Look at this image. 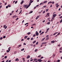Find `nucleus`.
Here are the masks:
<instances>
[{
  "label": "nucleus",
  "mask_w": 62,
  "mask_h": 62,
  "mask_svg": "<svg viewBox=\"0 0 62 62\" xmlns=\"http://www.w3.org/2000/svg\"><path fill=\"white\" fill-rule=\"evenodd\" d=\"M39 43V42H37V43H36V45H37V44H38Z\"/></svg>",
  "instance_id": "nucleus-21"
},
{
  "label": "nucleus",
  "mask_w": 62,
  "mask_h": 62,
  "mask_svg": "<svg viewBox=\"0 0 62 62\" xmlns=\"http://www.w3.org/2000/svg\"><path fill=\"white\" fill-rule=\"evenodd\" d=\"M57 62H60V60H57Z\"/></svg>",
  "instance_id": "nucleus-46"
},
{
  "label": "nucleus",
  "mask_w": 62,
  "mask_h": 62,
  "mask_svg": "<svg viewBox=\"0 0 62 62\" xmlns=\"http://www.w3.org/2000/svg\"><path fill=\"white\" fill-rule=\"evenodd\" d=\"M52 5H51L50 6V8H51V7H52Z\"/></svg>",
  "instance_id": "nucleus-63"
},
{
  "label": "nucleus",
  "mask_w": 62,
  "mask_h": 62,
  "mask_svg": "<svg viewBox=\"0 0 62 62\" xmlns=\"http://www.w3.org/2000/svg\"><path fill=\"white\" fill-rule=\"evenodd\" d=\"M38 51V49H35V52H37V51Z\"/></svg>",
  "instance_id": "nucleus-27"
},
{
  "label": "nucleus",
  "mask_w": 62,
  "mask_h": 62,
  "mask_svg": "<svg viewBox=\"0 0 62 62\" xmlns=\"http://www.w3.org/2000/svg\"><path fill=\"white\" fill-rule=\"evenodd\" d=\"M36 42V41H34L33 42V43H35V42Z\"/></svg>",
  "instance_id": "nucleus-31"
},
{
  "label": "nucleus",
  "mask_w": 62,
  "mask_h": 62,
  "mask_svg": "<svg viewBox=\"0 0 62 62\" xmlns=\"http://www.w3.org/2000/svg\"><path fill=\"white\" fill-rule=\"evenodd\" d=\"M16 16L15 15L14 16H13L12 17H13V18H15V17H16Z\"/></svg>",
  "instance_id": "nucleus-10"
},
{
  "label": "nucleus",
  "mask_w": 62,
  "mask_h": 62,
  "mask_svg": "<svg viewBox=\"0 0 62 62\" xmlns=\"http://www.w3.org/2000/svg\"><path fill=\"white\" fill-rule=\"evenodd\" d=\"M54 42H55L54 41H51V43H54Z\"/></svg>",
  "instance_id": "nucleus-7"
},
{
  "label": "nucleus",
  "mask_w": 62,
  "mask_h": 62,
  "mask_svg": "<svg viewBox=\"0 0 62 62\" xmlns=\"http://www.w3.org/2000/svg\"><path fill=\"white\" fill-rule=\"evenodd\" d=\"M41 30H40L39 31V33H41Z\"/></svg>",
  "instance_id": "nucleus-59"
},
{
  "label": "nucleus",
  "mask_w": 62,
  "mask_h": 62,
  "mask_svg": "<svg viewBox=\"0 0 62 62\" xmlns=\"http://www.w3.org/2000/svg\"><path fill=\"white\" fill-rule=\"evenodd\" d=\"M23 3H24V1L23 0L20 3L21 5H22V4H23Z\"/></svg>",
  "instance_id": "nucleus-3"
},
{
  "label": "nucleus",
  "mask_w": 62,
  "mask_h": 62,
  "mask_svg": "<svg viewBox=\"0 0 62 62\" xmlns=\"http://www.w3.org/2000/svg\"><path fill=\"white\" fill-rule=\"evenodd\" d=\"M27 37H28L27 36H25L24 37V38L25 39H26Z\"/></svg>",
  "instance_id": "nucleus-15"
},
{
  "label": "nucleus",
  "mask_w": 62,
  "mask_h": 62,
  "mask_svg": "<svg viewBox=\"0 0 62 62\" xmlns=\"http://www.w3.org/2000/svg\"><path fill=\"white\" fill-rule=\"evenodd\" d=\"M29 7L28 6H27V7L26 8H28V7Z\"/></svg>",
  "instance_id": "nucleus-50"
},
{
  "label": "nucleus",
  "mask_w": 62,
  "mask_h": 62,
  "mask_svg": "<svg viewBox=\"0 0 62 62\" xmlns=\"http://www.w3.org/2000/svg\"><path fill=\"white\" fill-rule=\"evenodd\" d=\"M3 39V38L1 37L0 38V40H2Z\"/></svg>",
  "instance_id": "nucleus-38"
},
{
  "label": "nucleus",
  "mask_w": 62,
  "mask_h": 62,
  "mask_svg": "<svg viewBox=\"0 0 62 62\" xmlns=\"http://www.w3.org/2000/svg\"><path fill=\"white\" fill-rule=\"evenodd\" d=\"M53 19H52L51 20V22H53Z\"/></svg>",
  "instance_id": "nucleus-51"
},
{
  "label": "nucleus",
  "mask_w": 62,
  "mask_h": 62,
  "mask_svg": "<svg viewBox=\"0 0 62 62\" xmlns=\"http://www.w3.org/2000/svg\"><path fill=\"white\" fill-rule=\"evenodd\" d=\"M24 48H23V49H22L21 50V51H23L24 50Z\"/></svg>",
  "instance_id": "nucleus-32"
},
{
  "label": "nucleus",
  "mask_w": 62,
  "mask_h": 62,
  "mask_svg": "<svg viewBox=\"0 0 62 62\" xmlns=\"http://www.w3.org/2000/svg\"><path fill=\"white\" fill-rule=\"evenodd\" d=\"M20 46H22V45H18L19 47H20Z\"/></svg>",
  "instance_id": "nucleus-40"
},
{
  "label": "nucleus",
  "mask_w": 62,
  "mask_h": 62,
  "mask_svg": "<svg viewBox=\"0 0 62 62\" xmlns=\"http://www.w3.org/2000/svg\"><path fill=\"white\" fill-rule=\"evenodd\" d=\"M37 61L38 62L39 61V62H41V61H42V60L40 59H38L37 60Z\"/></svg>",
  "instance_id": "nucleus-1"
},
{
  "label": "nucleus",
  "mask_w": 62,
  "mask_h": 62,
  "mask_svg": "<svg viewBox=\"0 0 62 62\" xmlns=\"http://www.w3.org/2000/svg\"><path fill=\"white\" fill-rule=\"evenodd\" d=\"M60 33L59 32L57 35H60Z\"/></svg>",
  "instance_id": "nucleus-52"
},
{
  "label": "nucleus",
  "mask_w": 62,
  "mask_h": 62,
  "mask_svg": "<svg viewBox=\"0 0 62 62\" xmlns=\"http://www.w3.org/2000/svg\"><path fill=\"white\" fill-rule=\"evenodd\" d=\"M60 53H62V51H60Z\"/></svg>",
  "instance_id": "nucleus-64"
},
{
  "label": "nucleus",
  "mask_w": 62,
  "mask_h": 62,
  "mask_svg": "<svg viewBox=\"0 0 62 62\" xmlns=\"http://www.w3.org/2000/svg\"><path fill=\"white\" fill-rule=\"evenodd\" d=\"M19 59H18V58H17L16 59L15 61H19Z\"/></svg>",
  "instance_id": "nucleus-4"
},
{
  "label": "nucleus",
  "mask_w": 62,
  "mask_h": 62,
  "mask_svg": "<svg viewBox=\"0 0 62 62\" xmlns=\"http://www.w3.org/2000/svg\"><path fill=\"white\" fill-rule=\"evenodd\" d=\"M36 36H39V33L38 32H36Z\"/></svg>",
  "instance_id": "nucleus-6"
},
{
  "label": "nucleus",
  "mask_w": 62,
  "mask_h": 62,
  "mask_svg": "<svg viewBox=\"0 0 62 62\" xmlns=\"http://www.w3.org/2000/svg\"><path fill=\"white\" fill-rule=\"evenodd\" d=\"M50 23V22H48L47 23V24H49Z\"/></svg>",
  "instance_id": "nucleus-39"
},
{
  "label": "nucleus",
  "mask_w": 62,
  "mask_h": 62,
  "mask_svg": "<svg viewBox=\"0 0 62 62\" xmlns=\"http://www.w3.org/2000/svg\"><path fill=\"white\" fill-rule=\"evenodd\" d=\"M40 56H41L40 55H39V56H38V57H40Z\"/></svg>",
  "instance_id": "nucleus-53"
},
{
  "label": "nucleus",
  "mask_w": 62,
  "mask_h": 62,
  "mask_svg": "<svg viewBox=\"0 0 62 62\" xmlns=\"http://www.w3.org/2000/svg\"><path fill=\"white\" fill-rule=\"evenodd\" d=\"M34 39V38H31V40H33Z\"/></svg>",
  "instance_id": "nucleus-25"
},
{
  "label": "nucleus",
  "mask_w": 62,
  "mask_h": 62,
  "mask_svg": "<svg viewBox=\"0 0 62 62\" xmlns=\"http://www.w3.org/2000/svg\"><path fill=\"white\" fill-rule=\"evenodd\" d=\"M58 5V3H56L55 4V5L56 6H57V5Z\"/></svg>",
  "instance_id": "nucleus-35"
},
{
  "label": "nucleus",
  "mask_w": 62,
  "mask_h": 62,
  "mask_svg": "<svg viewBox=\"0 0 62 62\" xmlns=\"http://www.w3.org/2000/svg\"><path fill=\"white\" fill-rule=\"evenodd\" d=\"M59 18L60 19H62V16H61L60 17H59Z\"/></svg>",
  "instance_id": "nucleus-47"
},
{
  "label": "nucleus",
  "mask_w": 62,
  "mask_h": 62,
  "mask_svg": "<svg viewBox=\"0 0 62 62\" xmlns=\"http://www.w3.org/2000/svg\"><path fill=\"white\" fill-rule=\"evenodd\" d=\"M60 50H62V47L60 48Z\"/></svg>",
  "instance_id": "nucleus-29"
},
{
  "label": "nucleus",
  "mask_w": 62,
  "mask_h": 62,
  "mask_svg": "<svg viewBox=\"0 0 62 62\" xmlns=\"http://www.w3.org/2000/svg\"><path fill=\"white\" fill-rule=\"evenodd\" d=\"M27 40H29V39H30V38H27Z\"/></svg>",
  "instance_id": "nucleus-24"
},
{
  "label": "nucleus",
  "mask_w": 62,
  "mask_h": 62,
  "mask_svg": "<svg viewBox=\"0 0 62 62\" xmlns=\"http://www.w3.org/2000/svg\"><path fill=\"white\" fill-rule=\"evenodd\" d=\"M48 10H49V9H46V12H47Z\"/></svg>",
  "instance_id": "nucleus-23"
},
{
  "label": "nucleus",
  "mask_w": 62,
  "mask_h": 62,
  "mask_svg": "<svg viewBox=\"0 0 62 62\" xmlns=\"http://www.w3.org/2000/svg\"><path fill=\"white\" fill-rule=\"evenodd\" d=\"M55 16H56V14H55L53 15V18H54L55 17Z\"/></svg>",
  "instance_id": "nucleus-2"
},
{
  "label": "nucleus",
  "mask_w": 62,
  "mask_h": 62,
  "mask_svg": "<svg viewBox=\"0 0 62 62\" xmlns=\"http://www.w3.org/2000/svg\"><path fill=\"white\" fill-rule=\"evenodd\" d=\"M40 58L41 59H42V58H43V57H41Z\"/></svg>",
  "instance_id": "nucleus-58"
},
{
  "label": "nucleus",
  "mask_w": 62,
  "mask_h": 62,
  "mask_svg": "<svg viewBox=\"0 0 62 62\" xmlns=\"http://www.w3.org/2000/svg\"><path fill=\"white\" fill-rule=\"evenodd\" d=\"M47 1H46L44 2V4L45 3H47Z\"/></svg>",
  "instance_id": "nucleus-14"
},
{
  "label": "nucleus",
  "mask_w": 62,
  "mask_h": 62,
  "mask_svg": "<svg viewBox=\"0 0 62 62\" xmlns=\"http://www.w3.org/2000/svg\"><path fill=\"white\" fill-rule=\"evenodd\" d=\"M45 39V38H44L43 39H42V41H43V40H44V39Z\"/></svg>",
  "instance_id": "nucleus-28"
},
{
  "label": "nucleus",
  "mask_w": 62,
  "mask_h": 62,
  "mask_svg": "<svg viewBox=\"0 0 62 62\" xmlns=\"http://www.w3.org/2000/svg\"><path fill=\"white\" fill-rule=\"evenodd\" d=\"M17 2H18V1H16L15 2V4H17Z\"/></svg>",
  "instance_id": "nucleus-26"
},
{
  "label": "nucleus",
  "mask_w": 62,
  "mask_h": 62,
  "mask_svg": "<svg viewBox=\"0 0 62 62\" xmlns=\"http://www.w3.org/2000/svg\"><path fill=\"white\" fill-rule=\"evenodd\" d=\"M54 1H52V4H54Z\"/></svg>",
  "instance_id": "nucleus-22"
},
{
  "label": "nucleus",
  "mask_w": 62,
  "mask_h": 62,
  "mask_svg": "<svg viewBox=\"0 0 62 62\" xmlns=\"http://www.w3.org/2000/svg\"><path fill=\"white\" fill-rule=\"evenodd\" d=\"M7 58V56H5V57H4V58L5 59H6V58Z\"/></svg>",
  "instance_id": "nucleus-33"
},
{
  "label": "nucleus",
  "mask_w": 62,
  "mask_h": 62,
  "mask_svg": "<svg viewBox=\"0 0 62 62\" xmlns=\"http://www.w3.org/2000/svg\"><path fill=\"white\" fill-rule=\"evenodd\" d=\"M8 7H9V8H10L11 7V6L10 5H10H8Z\"/></svg>",
  "instance_id": "nucleus-13"
},
{
  "label": "nucleus",
  "mask_w": 62,
  "mask_h": 62,
  "mask_svg": "<svg viewBox=\"0 0 62 62\" xmlns=\"http://www.w3.org/2000/svg\"><path fill=\"white\" fill-rule=\"evenodd\" d=\"M45 13V11H44L43 12V14Z\"/></svg>",
  "instance_id": "nucleus-36"
},
{
  "label": "nucleus",
  "mask_w": 62,
  "mask_h": 62,
  "mask_svg": "<svg viewBox=\"0 0 62 62\" xmlns=\"http://www.w3.org/2000/svg\"><path fill=\"white\" fill-rule=\"evenodd\" d=\"M30 2H32V3L33 2V1H32V0H30Z\"/></svg>",
  "instance_id": "nucleus-30"
},
{
  "label": "nucleus",
  "mask_w": 62,
  "mask_h": 62,
  "mask_svg": "<svg viewBox=\"0 0 62 62\" xmlns=\"http://www.w3.org/2000/svg\"><path fill=\"white\" fill-rule=\"evenodd\" d=\"M37 60V59H34L33 60L34 61H36Z\"/></svg>",
  "instance_id": "nucleus-12"
},
{
  "label": "nucleus",
  "mask_w": 62,
  "mask_h": 62,
  "mask_svg": "<svg viewBox=\"0 0 62 62\" xmlns=\"http://www.w3.org/2000/svg\"><path fill=\"white\" fill-rule=\"evenodd\" d=\"M58 33V32H56L55 33H54V34H53V36H54V35H55V34H57Z\"/></svg>",
  "instance_id": "nucleus-9"
},
{
  "label": "nucleus",
  "mask_w": 62,
  "mask_h": 62,
  "mask_svg": "<svg viewBox=\"0 0 62 62\" xmlns=\"http://www.w3.org/2000/svg\"><path fill=\"white\" fill-rule=\"evenodd\" d=\"M30 57V56L28 55L27 57V59H28V58H29Z\"/></svg>",
  "instance_id": "nucleus-5"
},
{
  "label": "nucleus",
  "mask_w": 62,
  "mask_h": 62,
  "mask_svg": "<svg viewBox=\"0 0 62 62\" xmlns=\"http://www.w3.org/2000/svg\"><path fill=\"white\" fill-rule=\"evenodd\" d=\"M59 6V5H58L56 7V8H58V7Z\"/></svg>",
  "instance_id": "nucleus-56"
},
{
  "label": "nucleus",
  "mask_w": 62,
  "mask_h": 62,
  "mask_svg": "<svg viewBox=\"0 0 62 62\" xmlns=\"http://www.w3.org/2000/svg\"><path fill=\"white\" fill-rule=\"evenodd\" d=\"M23 61H24L25 60H24L25 59L24 58H23Z\"/></svg>",
  "instance_id": "nucleus-44"
},
{
  "label": "nucleus",
  "mask_w": 62,
  "mask_h": 62,
  "mask_svg": "<svg viewBox=\"0 0 62 62\" xmlns=\"http://www.w3.org/2000/svg\"><path fill=\"white\" fill-rule=\"evenodd\" d=\"M46 7H47V6H43V7L44 8H46Z\"/></svg>",
  "instance_id": "nucleus-48"
},
{
  "label": "nucleus",
  "mask_w": 62,
  "mask_h": 62,
  "mask_svg": "<svg viewBox=\"0 0 62 62\" xmlns=\"http://www.w3.org/2000/svg\"><path fill=\"white\" fill-rule=\"evenodd\" d=\"M9 51H10L9 50H7V53H8V52H9Z\"/></svg>",
  "instance_id": "nucleus-20"
},
{
  "label": "nucleus",
  "mask_w": 62,
  "mask_h": 62,
  "mask_svg": "<svg viewBox=\"0 0 62 62\" xmlns=\"http://www.w3.org/2000/svg\"><path fill=\"white\" fill-rule=\"evenodd\" d=\"M6 25H4L3 27L4 28H5V27H6Z\"/></svg>",
  "instance_id": "nucleus-34"
},
{
  "label": "nucleus",
  "mask_w": 62,
  "mask_h": 62,
  "mask_svg": "<svg viewBox=\"0 0 62 62\" xmlns=\"http://www.w3.org/2000/svg\"><path fill=\"white\" fill-rule=\"evenodd\" d=\"M39 16H37V17L36 18V20H37V19H38V18H39Z\"/></svg>",
  "instance_id": "nucleus-8"
},
{
  "label": "nucleus",
  "mask_w": 62,
  "mask_h": 62,
  "mask_svg": "<svg viewBox=\"0 0 62 62\" xmlns=\"http://www.w3.org/2000/svg\"><path fill=\"white\" fill-rule=\"evenodd\" d=\"M35 36H36V34H34L33 36V37H35Z\"/></svg>",
  "instance_id": "nucleus-45"
},
{
  "label": "nucleus",
  "mask_w": 62,
  "mask_h": 62,
  "mask_svg": "<svg viewBox=\"0 0 62 62\" xmlns=\"http://www.w3.org/2000/svg\"><path fill=\"white\" fill-rule=\"evenodd\" d=\"M27 6V5H25L24 6V8H26V7Z\"/></svg>",
  "instance_id": "nucleus-16"
},
{
  "label": "nucleus",
  "mask_w": 62,
  "mask_h": 62,
  "mask_svg": "<svg viewBox=\"0 0 62 62\" xmlns=\"http://www.w3.org/2000/svg\"><path fill=\"white\" fill-rule=\"evenodd\" d=\"M43 33H44V32H43L41 33L40 34V35H41L42 34H43Z\"/></svg>",
  "instance_id": "nucleus-41"
},
{
  "label": "nucleus",
  "mask_w": 62,
  "mask_h": 62,
  "mask_svg": "<svg viewBox=\"0 0 62 62\" xmlns=\"http://www.w3.org/2000/svg\"><path fill=\"white\" fill-rule=\"evenodd\" d=\"M49 39V37H47L46 38V40H48V39Z\"/></svg>",
  "instance_id": "nucleus-17"
},
{
  "label": "nucleus",
  "mask_w": 62,
  "mask_h": 62,
  "mask_svg": "<svg viewBox=\"0 0 62 62\" xmlns=\"http://www.w3.org/2000/svg\"><path fill=\"white\" fill-rule=\"evenodd\" d=\"M47 31H48L49 30V28H48L47 29Z\"/></svg>",
  "instance_id": "nucleus-61"
},
{
  "label": "nucleus",
  "mask_w": 62,
  "mask_h": 62,
  "mask_svg": "<svg viewBox=\"0 0 62 62\" xmlns=\"http://www.w3.org/2000/svg\"><path fill=\"white\" fill-rule=\"evenodd\" d=\"M62 19L60 21V23H62Z\"/></svg>",
  "instance_id": "nucleus-43"
},
{
  "label": "nucleus",
  "mask_w": 62,
  "mask_h": 62,
  "mask_svg": "<svg viewBox=\"0 0 62 62\" xmlns=\"http://www.w3.org/2000/svg\"><path fill=\"white\" fill-rule=\"evenodd\" d=\"M31 5V4H29L28 6L29 7H30V5Z\"/></svg>",
  "instance_id": "nucleus-42"
},
{
  "label": "nucleus",
  "mask_w": 62,
  "mask_h": 62,
  "mask_svg": "<svg viewBox=\"0 0 62 62\" xmlns=\"http://www.w3.org/2000/svg\"><path fill=\"white\" fill-rule=\"evenodd\" d=\"M24 40V39H22V40H21V41H23Z\"/></svg>",
  "instance_id": "nucleus-55"
},
{
  "label": "nucleus",
  "mask_w": 62,
  "mask_h": 62,
  "mask_svg": "<svg viewBox=\"0 0 62 62\" xmlns=\"http://www.w3.org/2000/svg\"><path fill=\"white\" fill-rule=\"evenodd\" d=\"M3 38L4 39H5V38H6V36H4L3 37Z\"/></svg>",
  "instance_id": "nucleus-49"
},
{
  "label": "nucleus",
  "mask_w": 62,
  "mask_h": 62,
  "mask_svg": "<svg viewBox=\"0 0 62 62\" xmlns=\"http://www.w3.org/2000/svg\"><path fill=\"white\" fill-rule=\"evenodd\" d=\"M33 47H35V46H36V45H34L33 46Z\"/></svg>",
  "instance_id": "nucleus-62"
},
{
  "label": "nucleus",
  "mask_w": 62,
  "mask_h": 62,
  "mask_svg": "<svg viewBox=\"0 0 62 62\" xmlns=\"http://www.w3.org/2000/svg\"><path fill=\"white\" fill-rule=\"evenodd\" d=\"M11 48V47H10L8 48V50H9V51H10V48Z\"/></svg>",
  "instance_id": "nucleus-19"
},
{
  "label": "nucleus",
  "mask_w": 62,
  "mask_h": 62,
  "mask_svg": "<svg viewBox=\"0 0 62 62\" xmlns=\"http://www.w3.org/2000/svg\"><path fill=\"white\" fill-rule=\"evenodd\" d=\"M39 5H37L36 6V7H39Z\"/></svg>",
  "instance_id": "nucleus-57"
},
{
  "label": "nucleus",
  "mask_w": 62,
  "mask_h": 62,
  "mask_svg": "<svg viewBox=\"0 0 62 62\" xmlns=\"http://www.w3.org/2000/svg\"><path fill=\"white\" fill-rule=\"evenodd\" d=\"M46 44V42H43L42 43V44Z\"/></svg>",
  "instance_id": "nucleus-11"
},
{
  "label": "nucleus",
  "mask_w": 62,
  "mask_h": 62,
  "mask_svg": "<svg viewBox=\"0 0 62 62\" xmlns=\"http://www.w3.org/2000/svg\"><path fill=\"white\" fill-rule=\"evenodd\" d=\"M23 45H26V44L24 43H23Z\"/></svg>",
  "instance_id": "nucleus-60"
},
{
  "label": "nucleus",
  "mask_w": 62,
  "mask_h": 62,
  "mask_svg": "<svg viewBox=\"0 0 62 62\" xmlns=\"http://www.w3.org/2000/svg\"><path fill=\"white\" fill-rule=\"evenodd\" d=\"M33 12V11H31L29 13H32Z\"/></svg>",
  "instance_id": "nucleus-37"
},
{
  "label": "nucleus",
  "mask_w": 62,
  "mask_h": 62,
  "mask_svg": "<svg viewBox=\"0 0 62 62\" xmlns=\"http://www.w3.org/2000/svg\"><path fill=\"white\" fill-rule=\"evenodd\" d=\"M7 28V26H6L5 28V29H6Z\"/></svg>",
  "instance_id": "nucleus-54"
},
{
  "label": "nucleus",
  "mask_w": 62,
  "mask_h": 62,
  "mask_svg": "<svg viewBox=\"0 0 62 62\" xmlns=\"http://www.w3.org/2000/svg\"><path fill=\"white\" fill-rule=\"evenodd\" d=\"M31 34V32H28V33H27V34L28 35H29L30 34Z\"/></svg>",
  "instance_id": "nucleus-18"
}]
</instances>
